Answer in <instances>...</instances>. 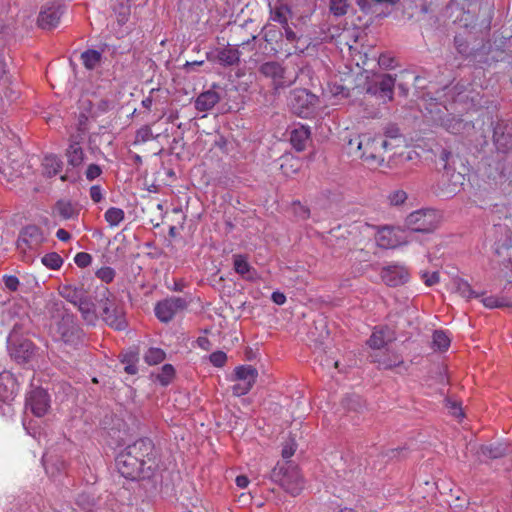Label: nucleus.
<instances>
[{
	"label": "nucleus",
	"mask_w": 512,
	"mask_h": 512,
	"mask_svg": "<svg viewBox=\"0 0 512 512\" xmlns=\"http://www.w3.org/2000/svg\"><path fill=\"white\" fill-rule=\"evenodd\" d=\"M118 472L129 480L149 479L157 467L154 443L140 438L125 447L116 457Z\"/></svg>",
	"instance_id": "1"
},
{
	"label": "nucleus",
	"mask_w": 512,
	"mask_h": 512,
	"mask_svg": "<svg viewBox=\"0 0 512 512\" xmlns=\"http://www.w3.org/2000/svg\"><path fill=\"white\" fill-rule=\"evenodd\" d=\"M47 308L51 317H60L56 328L60 341L74 349L82 346L85 334L77 323L75 315L65 311L61 301H50Z\"/></svg>",
	"instance_id": "2"
},
{
	"label": "nucleus",
	"mask_w": 512,
	"mask_h": 512,
	"mask_svg": "<svg viewBox=\"0 0 512 512\" xmlns=\"http://www.w3.org/2000/svg\"><path fill=\"white\" fill-rule=\"evenodd\" d=\"M95 301L101 311L102 320L111 328L123 331L128 327L124 303L105 285L97 287Z\"/></svg>",
	"instance_id": "3"
},
{
	"label": "nucleus",
	"mask_w": 512,
	"mask_h": 512,
	"mask_svg": "<svg viewBox=\"0 0 512 512\" xmlns=\"http://www.w3.org/2000/svg\"><path fill=\"white\" fill-rule=\"evenodd\" d=\"M30 169L26 163V156L19 147L0 152V173L7 182H14L29 175Z\"/></svg>",
	"instance_id": "4"
},
{
	"label": "nucleus",
	"mask_w": 512,
	"mask_h": 512,
	"mask_svg": "<svg viewBox=\"0 0 512 512\" xmlns=\"http://www.w3.org/2000/svg\"><path fill=\"white\" fill-rule=\"evenodd\" d=\"M349 145H356L360 151V157L370 166L379 167L384 163V155L381 152L380 136H372L368 133L361 134L349 141Z\"/></svg>",
	"instance_id": "5"
},
{
	"label": "nucleus",
	"mask_w": 512,
	"mask_h": 512,
	"mask_svg": "<svg viewBox=\"0 0 512 512\" xmlns=\"http://www.w3.org/2000/svg\"><path fill=\"white\" fill-rule=\"evenodd\" d=\"M271 479L292 496L299 495L304 487V481L299 469L291 464L276 466L271 471Z\"/></svg>",
	"instance_id": "6"
},
{
	"label": "nucleus",
	"mask_w": 512,
	"mask_h": 512,
	"mask_svg": "<svg viewBox=\"0 0 512 512\" xmlns=\"http://www.w3.org/2000/svg\"><path fill=\"white\" fill-rule=\"evenodd\" d=\"M318 102V96L305 88H295L290 92V108L294 114L301 118L311 117L316 111Z\"/></svg>",
	"instance_id": "7"
},
{
	"label": "nucleus",
	"mask_w": 512,
	"mask_h": 512,
	"mask_svg": "<svg viewBox=\"0 0 512 512\" xmlns=\"http://www.w3.org/2000/svg\"><path fill=\"white\" fill-rule=\"evenodd\" d=\"M7 349L11 359L22 365H32L37 360L39 348L27 336L7 339Z\"/></svg>",
	"instance_id": "8"
},
{
	"label": "nucleus",
	"mask_w": 512,
	"mask_h": 512,
	"mask_svg": "<svg viewBox=\"0 0 512 512\" xmlns=\"http://www.w3.org/2000/svg\"><path fill=\"white\" fill-rule=\"evenodd\" d=\"M405 225L410 234L430 233L437 226V215L433 210H417L406 217Z\"/></svg>",
	"instance_id": "9"
},
{
	"label": "nucleus",
	"mask_w": 512,
	"mask_h": 512,
	"mask_svg": "<svg viewBox=\"0 0 512 512\" xmlns=\"http://www.w3.org/2000/svg\"><path fill=\"white\" fill-rule=\"evenodd\" d=\"M16 379L9 372L0 373V414L11 416L14 412L12 402L17 395Z\"/></svg>",
	"instance_id": "10"
},
{
	"label": "nucleus",
	"mask_w": 512,
	"mask_h": 512,
	"mask_svg": "<svg viewBox=\"0 0 512 512\" xmlns=\"http://www.w3.org/2000/svg\"><path fill=\"white\" fill-rule=\"evenodd\" d=\"M235 383L232 392L235 396H243L250 392L256 382L258 371L251 365H241L234 370Z\"/></svg>",
	"instance_id": "11"
},
{
	"label": "nucleus",
	"mask_w": 512,
	"mask_h": 512,
	"mask_svg": "<svg viewBox=\"0 0 512 512\" xmlns=\"http://www.w3.org/2000/svg\"><path fill=\"white\" fill-rule=\"evenodd\" d=\"M46 241L43 230L37 225H27L19 233L17 247L23 252L37 251Z\"/></svg>",
	"instance_id": "12"
},
{
	"label": "nucleus",
	"mask_w": 512,
	"mask_h": 512,
	"mask_svg": "<svg viewBox=\"0 0 512 512\" xmlns=\"http://www.w3.org/2000/svg\"><path fill=\"white\" fill-rule=\"evenodd\" d=\"M187 301L182 297H170L159 301L155 306V315L163 323H168L173 317L187 308Z\"/></svg>",
	"instance_id": "13"
},
{
	"label": "nucleus",
	"mask_w": 512,
	"mask_h": 512,
	"mask_svg": "<svg viewBox=\"0 0 512 512\" xmlns=\"http://www.w3.org/2000/svg\"><path fill=\"white\" fill-rule=\"evenodd\" d=\"M464 175L454 169L444 171L437 183L439 195L450 198L456 195L463 185Z\"/></svg>",
	"instance_id": "14"
},
{
	"label": "nucleus",
	"mask_w": 512,
	"mask_h": 512,
	"mask_svg": "<svg viewBox=\"0 0 512 512\" xmlns=\"http://www.w3.org/2000/svg\"><path fill=\"white\" fill-rule=\"evenodd\" d=\"M406 230L400 227H383L378 231L377 244L381 248L394 249L408 243Z\"/></svg>",
	"instance_id": "15"
},
{
	"label": "nucleus",
	"mask_w": 512,
	"mask_h": 512,
	"mask_svg": "<svg viewBox=\"0 0 512 512\" xmlns=\"http://www.w3.org/2000/svg\"><path fill=\"white\" fill-rule=\"evenodd\" d=\"M493 142L498 152L512 151V120H500L495 124Z\"/></svg>",
	"instance_id": "16"
},
{
	"label": "nucleus",
	"mask_w": 512,
	"mask_h": 512,
	"mask_svg": "<svg viewBox=\"0 0 512 512\" xmlns=\"http://www.w3.org/2000/svg\"><path fill=\"white\" fill-rule=\"evenodd\" d=\"M8 315L13 320V323L7 339L26 337V335L32 332V320L26 312H20V309L12 308L8 310Z\"/></svg>",
	"instance_id": "17"
},
{
	"label": "nucleus",
	"mask_w": 512,
	"mask_h": 512,
	"mask_svg": "<svg viewBox=\"0 0 512 512\" xmlns=\"http://www.w3.org/2000/svg\"><path fill=\"white\" fill-rule=\"evenodd\" d=\"M64 8V5L55 2L43 6L37 19L39 27L45 30L55 28L60 22Z\"/></svg>",
	"instance_id": "18"
},
{
	"label": "nucleus",
	"mask_w": 512,
	"mask_h": 512,
	"mask_svg": "<svg viewBox=\"0 0 512 512\" xmlns=\"http://www.w3.org/2000/svg\"><path fill=\"white\" fill-rule=\"evenodd\" d=\"M26 406L36 417H43L50 408V396L45 389L35 388L28 394Z\"/></svg>",
	"instance_id": "19"
},
{
	"label": "nucleus",
	"mask_w": 512,
	"mask_h": 512,
	"mask_svg": "<svg viewBox=\"0 0 512 512\" xmlns=\"http://www.w3.org/2000/svg\"><path fill=\"white\" fill-rule=\"evenodd\" d=\"M370 358L372 362L377 363L380 369L402 368L404 371L407 370L402 356L396 352L376 351L370 355Z\"/></svg>",
	"instance_id": "20"
},
{
	"label": "nucleus",
	"mask_w": 512,
	"mask_h": 512,
	"mask_svg": "<svg viewBox=\"0 0 512 512\" xmlns=\"http://www.w3.org/2000/svg\"><path fill=\"white\" fill-rule=\"evenodd\" d=\"M241 52L236 46L227 45L216 49L214 53H208L207 59L217 61L224 67L237 66L240 63Z\"/></svg>",
	"instance_id": "21"
},
{
	"label": "nucleus",
	"mask_w": 512,
	"mask_h": 512,
	"mask_svg": "<svg viewBox=\"0 0 512 512\" xmlns=\"http://www.w3.org/2000/svg\"><path fill=\"white\" fill-rule=\"evenodd\" d=\"M394 85L395 79L390 74H383L368 85L367 93L390 101L393 98Z\"/></svg>",
	"instance_id": "22"
},
{
	"label": "nucleus",
	"mask_w": 512,
	"mask_h": 512,
	"mask_svg": "<svg viewBox=\"0 0 512 512\" xmlns=\"http://www.w3.org/2000/svg\"><path fill=\"white\" fill-rule=\"evenodd\" d=\"M381 278L386 285L396 287L408 281L409 272L404 266L389 265L382 269Z\"/></svg>",
	"instance_id": "23"
},
{
	"label": "nucleus",
	"mask_w": 512,
	"mask_h": 512,
	"mask_svg": "<svg viewBox=\"0 0 512 512\" xmlns=\"http://www.w3.org/2000/svg\"><path fill=\"white\" fill-rule=\"evenodd\" d=\"M216 88H219V85L214 83L209 90L204 91L197 96L194 102L196 110L200 112H207L219 103L221 96L215 91Z\"/></svg>",
	"instance_id": "24"
},
{
	"label": "nucleus",
	"mask_w": 512,
	"mask_h": 512,
	"mask_svg": "<svg viewBox=\"0 0 512 512\" xmlns=\"http://www.w3.org/2000/svg\"><path fill=\"white\" fill-rule=\"evenodd\" d=\"M393 340L391 330L386 326L376 327L367 341V344L377 351H380L388 342Z\"/></svg>",
	"instance_id": "25"
},
{
	"label": "nucleus",
	"mask_w": 512,
	"mask_h": 512,
	"mask_svg": "<svg viewBox=\"0 0 512 512\" xmlns=\"http://www.w3.org/2000/svg\"><path fill=\"white\" fill-rule=\"evenodd\" d=\"M233 265L234 270L238 273L243 279L248 281H253L256 279V271L249 264L247 257L242 254H236L233 256Z\"/></svg>",
	"instance_id": "26"
},
{
	"label": "nucleus",
	"mask_w": 512,
	"mask_h": 512,
	"mask_svg": "<svg viewBox=\"0 0 512 512\" xmlns=\"http://www.w3.org/2000/svg\"><path fill=\"white\" fill-rule=\"evenodd\" d=\"M259 72L263 76L273 79L274 82L281 83L284 78L285 69L279 62L268 61L260 65Z\"/></svg>",
	"instance_id": "27"
},
{
	"label": "nucleus",
	"mask_w": 512,
	"mask_h": 512,
	"mask_svg": "<svg viewBox=\"0 0 512 512\" xmlns=\"http://www.w3.org/2000/svg\"><path fill=\"white\" fill-rule=\"evenodd\" d=\"M310 129L305 126L295 128L290 133V142L297 151H303L310 138Z\"/></svg>",
	"instance_id": "28"
},
{
	"label": "nucleus",
	"mask_w": 512,
	"mask_h": 512,
	"mask_svg": "<svg viewBox=\"0 0 512 512\" xmlns=\"http://www.w3.org/2000/svg\"><path fill=\"white\" fill-rule=\"evenodd\" d=\"M60 295L72 303L73 305H77L84 297H86V292L83 287H76L72 285H64L60 289Z\"/></svg>",
	"instance_id": "29"
},
{
	"label": "nucleus",
	"mask_w": 512,
	"mask_h": 512,
	"mask_svg": "<svg viewBox=\"0 0 512 512\" xmlns=\"http://www.w3.org/2000/svg\"><path fill=\"white\" fill-rule=\"evenodd\" d=\"M400 0H355L356 4L359 6L361 11L366 14H376L380 15L378 11V6L380 4H386L393 6L398 3Z\"/></svg>",
	"instance_id": "30"
},
{
	"label": "nucleus",
	"mask_w": 512,
	"mask_h": 512,
	"mask_svg": "<svg viewBox=\"0 0 512 512\" xmlns=\"http://www.w3.org/2000/svg\"><path fill=\"white\" fill-rule=\"evenodd\" d=\"M66 156L68 159V165L73 168L81 166L85 158L84 151L78 142L70 143L66 150Z\"/></svg>",
	"instance_id": "31"
},
{
	"label": "nucleus",
	"mask_w": 512,
	"mask_h": 512,
	"mask_svg": "<svg viewBox=\"0 0 512 512\" xmlns=\"http://www.w3.org/2000/svg\"><path fill=\"white\" fill-rule=\"evenodd\" d=\"M139 361V352L137 349H129L122 354L121 362L125 364L124 371L135 375L138 371L137 363Z\"/></svg>",
	"instance_id": "32"
},
{
	"label": "nucleus",
	"mask_w": 512,
	"mask_h": 512,
	"mask_svg": "<svg viewBox=\"0 0 512 512\" xmlns=\"http://www.w3.org/2000/svg\"><path fill=\"white\" fill-rule=\"evenodd\" d=\"M43 170L47 177L56 176L62 169V161L55 155H48L43 160Z\"/></svg>",
	"instance_id": "33"
},
{
	"label": "nucleus",
	"mask_w": 512,
	"mask_h": 512,
	"mask_svg": "<svg viewBox=\"0 0 512 512\" xmlns=\"http://www.w3.org/2000/svg\"><path fill=\"white\" fill-rule=\"evenodd\" d=\"M82 318L88 322L93 323L96 320L95 304L92 303L88 297H84L77 305Z\"/></svg>",
	"instance_id": "34"
},
{
	"label": "nucleus",
	"mask_w": 512,
	"mask_h": 512,
	"mask_svg": "<svg viewBox=\"0 0 512 512\" xmlns=\"http://www.w3.org/2000/svg\"><path fill=\"white\" fill-rule=\"evenodd\" d=\"M55 210L63 219H72L78 214L76 207L71 203V201L67 200H58L55 204Z\"/></svg>",
	"instance_id": "35"
},
{
	"label": "nucleus",
	"mask_w": 512,
	"mask_h": 512,
	"mask_svg": "<svg viewBox=\"0 0 512 512\" xmlns=\"http://www.w3.org/2000/svg\"><path fill=\"white\" fill-rule=\"evenodd\" d=\"M494 249L498 255L506 253L508 261L512 263V234H506L504 238L498 239L494 244Z\"/></svg>",
	"instance_id": "36"
},
{
	"label": "nucleus",
	"mask_w": 512,
	"mask_h": 512,
	"mask_svg": "<svg viewBox=\"0 0 512 512\" xmlns=\"http://www.w3.org/2000/svg\"><path fill=\"white\" fill-rule=\"evenodd\" d=\"M81 59L85 68L93 70L100 65L102 54L97 50L88 49L81 54Z\"/></svg>",
	"instance_id": "37"
},
{
	"label": "nucleus",
	"mask_w": 512,
	"mask_h": 512,
	"mask_svg": "<svg viewBox=\"0 0 512 512\" xmlns=\"http://www.w3.org/2000/svg\"><path fill=\"white\" fill-rule=\"evenodd\" d=\"M481 454L489 459H498L506 454V447L503 445H483L480 449Z\"/></svg>",
	"instance_id": "38"
},
{
	"label": "nucleus",
	"mask_w": 512,
	"mask_h": 512,
	"mask_svg": "<svg viewBox=\"0 0 512 512\" xmlns=\"http://www.w3.org/2000/svg\"><path fill=\"white\" fill-rule=\"evenodd\" d=\"M41 262L47 268L57 270L62 266L63 259L58 253L50 252L42 257Z\"/></svg>",
	"instance_id": "39"
},
{
	"label": "nucleus",
	"mask_w": 512,
	"mask_h": 512,
	"mask_svg": "<svg viewBox=\"0 0 512 512\" xmlns=\"http://www.w3.org/2000/svg\"><path fill=\"white\" fill-rule=\"evenodd\" d=\"M124 211L120 208L111 207L109 208L105 214V220L111 225V226H117L121 221L124 219Z\"/></svg>",
	"instance_id": "40"
},
{
	"label": "nucleus",
	"mask_w": 512,
	"mask_h": 512,
	"mask_svg": "<svg viewBox=\"0 0 512 512\" xmlns=\"http://www.w3.org/2000/svg\"><path fill=\"white\" fill-rule=\"evenodd\" d=\"M165 352L160 348H150L145 356L144 359L147 364L149 365H157L161 363L165 359Z\"/></svg>",
	"instance_id": "41"
},
{
	"label": "nucleus",
	"mask_w": 512,
	"mask_h": 512,
	"mask_svg": "<svg viewBox=\"0 0 512 512\" xmlns=\"http://www.w3.org/2000/svg\"><path fill=\"white\" fill-rule=\"evenodd\" d=\"M457 292L463 297V298H466V299H470V298H480L481 296H483V293H477L476 291H474L471 286L469 285L468 282L464 281V280H459L457 282Z\"/></svg>",
	"instance_id": "42"
},
{
	"label": "nucleus",
	"mask_w": 512,
	"mask_h": 512,
	"mask_svg": "<svg viewBox=\"0 0 512 512\" xmlns=\"http://www.w3.org/2000/svg\"><path fill=\"white\" fill-rule=\"evenodd\" d=\"M433 344L441 351H445L450 346V339L442 330H435L433 333Z\"/></svg>",
	"instance_id": "43"
},
{
	"label": "nucleus",
	"mask_w": 512,
	"mask_h": 512,
	"mask_svg": "<svg viewBox=\"0 0 512 512\" xmlns=\"http://www.w3.org/2000/svg\"><path fill=\"white\" fill-rule=\"evenodd\" d=\"M175 375V369L171 364H165L161 368V372L157 375V380L163 385H168Z\"/></svg>",
	"instance_id": "44"
},
{
	"label": "nucleus",
	"mask_w": 512,
	"mask_h": 512,
	"mask_svg": "<svg viewBox=\"0 0 512 512\" xmlns=\"http://www.w3.org/2000/svg\"><path fill=\"white\" fill-rule=\"evenodd\" d=\"M152 138H153V134H152V130H151L150 126L144 125L136 131L135 140H134L133 144L137 145L140 143H145Z\"/></svg>",
	"instance_id": "45"
},
{
	"label": "nucleus",
	"mask_w": 512,
	"mask_h": 512,
	"mask_svg": "<svg viewBox=\"0 0 512 512\" xmlns=\"http://www.w3.org/2000/svg\"><path fill=\"white\" fill-rule=\"evenodd\" d=\"M347 0H330V11L335 16H343L347 13Z\"/></svg>",
	"instance_id": "46"
},
{
	"label": "nucleus",
	"mask_w": 512,
	"mask_h": 512,
	"mask_svg": "<svg viewBox=\"0 0 512 512\" xmlns=\"http://www.w3.org/2000/svg\"><path fill=\"white\" fill-rule=\"evenodd\" d=\"M116 272L111 267H101L96 271V276L105 283H110L114 280Z\"/></svg>",
	"instance_id": "47"
},
{
	"label": "nucleus",
	"mask_w": 512,
	"mask_h": 512,
	"mask_svg": "<svg viewBox=\"0 0 512 512\" xmlns=\"http://www.w3.org/2000/svg\"><path fill=\"white\" fill-rule=\"evenodd\" d=\"M384 136L387 139L399 140L403 138L399 127L396 124L390 123L384 127Z\"/></svg>",
	"instance_id": "48"
},
{
	"label": "nucleus",
	"mask_w": 512,
	"mask_h": 512,
	"mask_svg": "<svg viewBox=\"0 0 512 512\" xmlns=\"http://www.w3.org/2000/svg\"><path fill=\"white\" fill-rule=\"evenodd\" d=\"M481 302L483 305L487 308L493 309V308H502L507 306V303L504 299L497 298L495 296H487L483 297L481 299Z\"/></svg>",
	"instance_id": "49"
},
{
	"label": "nucleus",
	"mask_w": 512,
	"mask_h": 512,
	"mask_svg": "<svg viewBox=\"0 0 512 512\" xmlns=\"http://www.w3.org/2000/svg\"><path fill=\"white\" fill-rule=\"evenodd\" d=\"M2 281L4 283L5 289L10 292H16L19 289L20 281L14 275H3Z\"/></svg>",
	"instance_id": "50"
},
{
	"label": "nucleus",
	"mask_w": 512,
	"mask_h": 512,
	"mask_svg": "<svg viewBox=\"0 0 512 512\" xmlns=\"http://www.w3.org/2000/svg\"><path fill=\"white\" fill-rule=\"evenodd\" d=\"M209 359L215 367H222L227 361V355L223 351H215L210 354Z\"/></svg>",
	"instance_id": "51"
},
{
	"label": "nucleus",
	"mask_w": 512,
	"mask_h": 512,
	"mask_svg": "<svg viewBox=\"0 0 512 512\" xmlns=\"http://www.w3.org/2000/svg\"><path fill=\"white\" fill-rule=\"evenodd\" d=\"M74 261L78 267L85 268L91 264L92 256L86 252H79L75 255Z\"/></svg>",
	"instance_id": "52"
},
{
	"label": "nucleus",
	"mask_w": 512,
	"mask_h": 512,
	"mask_svg": "<svg viewBox=\"0 0 512 512\" xmlns=\"http://www.w3.org/2000/svg\"><path fill=\"white\" fill-rule=\"evenodd\" d=\"M389 201L392 205H395V206H398V205H401L403 204L406 199H407V194L405 191L403 190H396V191H393L390 195H389Z\"/></svg>",
	"instance_id": "53"
},
{
	"label": "nucleus",
	"mask_w": 512,
	"mask_h": 512,
	"mask_svg": "<svg viewBox=\"0 0 512 512\" xmlns=\"http://www.w3.org/2000/svg\"><path fill=\"white\" fill-rule=\"evenodd\" d=\"M280 34L289 42H296L299 40L297 33L289 23L281 27Z\"/></svg>",
	"instance_id": "54"
},
{
	"label": "nucleus",
	"mask_w": 512,
	"mask_h": 512,
	"mask_svg": "<svg viewBox=\"0 0 512 512\" xmlns=\"http://www.w3.org/2000/svg\"><path fill=\"white\" fill-rule=\"evenodd\" d=\"M465 123L461 119H452L448 120L446 123V128L449 132L452 134H458L461 133L462 129L464 128Z\"/></svg>",
	"instance_id": "55"
},
{
	"label": "nucleus",
	"mask_w": 512,
	"mask_h": 512,
	"mask_svg": "<svg viewBox=\"0 0 512 512\" xmlns=\"http://www.w3.org/2000/svg\"><path fill=\"white\" fill-rule=\"evenodd\" d=\"M284 9L287 12H290V9L288 7L277 8L272 17L273 21L278 22L281 25V27L289 23Z\"/></svg>",
	"instance_id": "56"
},
{
	"label": "nucleus",
	"mask_w": 512,
	"mask_h": 512,
	"mask_svg": "<svg viewBox=\"0 0 512 512\" xmlns=\"http://www.w3.org/2000/svg\"><path fill=\"white\" fill-rule=\"evenodd\" d=\"M395 58L388 53L380 54L378 58V64L384 69H391L394 67Z\"/></svg>",
	"instance_id": "57"
},
{
	"label": "nucleus",
	"mask_w": 512,
	"mask_h": 512,
	"mask_svg": "<svg viewBox=\"0 0 512 512\" xmlns=\"http://www.w3.org/2000/svg\"><path fill=\"white\" fill-rule=\"evenodd\" d=\"M421 278L427 286H433V285L437 284L440 279L439 272H437V271H434L432 273L423 272L421 274Z\"/></svg>",
	"instance_id": "58"
},
{
	"label": "nucleus",
	"mask_w": 512,
	"mask_h": 512,
	"mask_svg": "<svg viewBox=\"0 0 512 512\" xmlns=\"http://www.w3.org/2000/svg\"><path fill=\"white\" fill-rule=\"evenodd\" d=\"M102 174V169L99 165L97 164H90L87 169H86V172H85V175H86V178L87 180L89 181H92L94 179H96L97 177H99L100 175Z\"/></svg>",
	"instance_id": "59"
},
{
	"label": "nucleus",
	"mask_w": 512,
	"mask_h": 512,
	"mask_svg": "<svg viewBox=\"0 0 512 512\" xmlns=\"http://www.w3.org/2000/svg\"><path fill=\"white\" fill-rule=\"evenodd\" d=\"M296 451V443L293 439H289L285 442V445L282 449V457L284 459H289L294 455Z\"/></svg>",
	"instance_id": "60"
},
{
	"label": "nucleus",
	"mask_w": 512,
	"mask_h": 512,
	"mask_svg": "<svg viewBox=\"0 0 512 512\" xmlns=\"http://www.w3.org/2000/svg\"><path fill=\"white\" fill-rule=\"evenodd\" d=\"M452 156V153L447 149H442L439 154V162L442 165L444 171L451 170L452 168L449 166V159Z\"/></svg>",
	"instance_id": "61"
},
{
	"label": "nucleus",
	"mask_w": 512,
	"mask_h": 512,
	"mask_svg": "<svg viewBox=\"0 0 512 512\" xmlns=\"http://www.w3.org/2000/svg\"><path fill=\"white\" fill-rule=\"evenodd\" d=\"M120 11L117 16V21L119 24L123 25L128 21L130 15V8L128 6H124L121 4Z\"/></svg>",
	"instance_id": "62"
},
{
	"label": "nucleus",
	"mask_w": 512,
	"mask_h": 512,
	"mask_svg": "<svg viewBox=\"0 0 512 512\" xmlns=\"http://www.w3.org/2000/svg\"><path fill=\"white\" fill-rule=\"evenodd\" d=\"M344 406L348 409L357 410L360 407V398L358 396H350L345 398Z\"/></svg>",
	"instance_id": "63"
},
{
	"label": "nucleus",
	"mask_w": 512,
	"mask_h": 512,
	"mask_svg": "<svg viewBox=\"0 0 512 512\" xmlns=\"http://www.w3.org/2000/svg\"><path fill=\"white\" fill-rule=\"evenodd\" d=\"M90 197L95 203H99L102 200V190L99 185H93L90 188Z\"/></svg>",
	"instance_id": "64"
}]
</instances>
